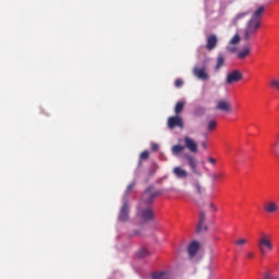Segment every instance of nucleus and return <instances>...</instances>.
Returning a JSON list of instances; mask_svg holds the SVG:
<instances>
[{"label":"nucleus","instance_id":"obj_22","mask_svg":"<svg viewBox=\"0 0 279 279\" xmlns=\"http://www.w3.org/2000/svg\"><path fill=\"white\" fill-rule=\"evenodd\" d=\"M135 186H136V182H134V181L128 185L123 199H125V198L128 199L131 191H134Z\"/></svg>","mask_w":279,"mask_h":279},{"label":"nucleus","instance_id":"obj_3","mask_svg":"<svg viewBox=\"0 0 279 279\" xmlns=\"http://www.w3.org/2000/svg\"><path fill=\"white\" fill-rule=\"evenodd\" d=\"M257 247L262 256H266L267 252H274V244L271 243V235L263 234L258 242Z\"/></svg>","mask_w":279,"mask_h":279},{"label":"nucleus","instance_id":"obj_30","mask_svg":"<svg viewBox=\"0 0 279 279\" xmlns=\"http://www.w3.org/2000/svg\"><path fill=\"white\" fill-rule=\"evenodd\" d=\"M276 147H279V136H277L276 143L272 144V146H271L272 154H276Z\"/></svg>","mask_w":279,"mask_h":279},{"label":"nucleus","instance_id":"obj_28","mask_svg":"<svg viewBox=\"0 0 279 279\" xmlns=\"http://www.w3.org/2000/svg\"><path fill=\"white\" fill-rule=\"evenodd\" d=\"M194 186H195L198 195H202L203 190H202V184L199 183V181L194 182Z\"/></svg>","mask_w":279,"mask_h":279},{"label":"nucleus","instance_id":"obj_10","mask_svg":"<svg viewBox=\"0 0 279 279\" xmlns=\"http://www.w3.org/2000/svg\"><path fill=\"white\" fill-rule=\"evenodd\" d=\"M193 74L195 77H197L198 80H202L203 82L210 80L208 72H206V66H203V68L195 66L193 69Z\"/></svg>","mask_w":279,"mask_h":279},{"label":"nucleus","instance_id":"obj_8","mask_svg":"<svg viewBox=\"0 0 279 279\" xmlns=\"http://www.w3.org/2000/svg\"><path fill=\"white\" fill-rule=\"evenodd\" d=\"M140 217L143 221L154 220V209L150 207L143 208V204H140Z\"/></svg>","mask_w":279,"mask_h":279},{"label":"nucleus","instance_id":"obj_35","mask_svg":"<svg viewBox=\"0 0 279 279\" xmlns=\"http://www.w3.org/2000/svg\"><path fill=\"white\" fill-rule=\"evenodd\" d=\"M264 279H279V278H275V277H271V275L266 274V275L264 276Z\"/></svg>","mask_w":279,"mask_h":279},{"label":"nucleus","instance_id":"obj_4","mask_svg":"<svg viewBox=\"0 0 279 279\" xmlns=\"http://www.w3.org/2000/svg\"><path fill=\"white\" fill-rule=\"evenodd\" d=\"M119 221H130V198L122 199V206L118 215Z\"/></svg>","mask_w":279,"mask_h":279},{"label":"nucleus","instance_id":"obj_6","mask_svg":"<svg viewBox=\"0 0 279 279\" xmlns=\"http://www.w3.org/2000/svg\"><path fill=\"white\" fill-rule=\"evenodd\" d=\"M151 191H154V186H148L146 189V191L142 196V202H141L142 205L145 204V206H149V204H151V202H154V199L157 198L158 195H160V193L151 192Z\"/></svg>","mask_w":279,"mask_h":279},{"label":"nucleus","instance_id":"obj_29","mask_svg":"<svg viewBox=\"0 0 279 279\" xmlns=\"http://www.w3.org/2000/svg\"><path fill=\"white\" fill-rule=\"evenodd\" d=\"M147 158H149V151H148V150H144V151L140 155V159H141V160H147Z\"/></svg>","mask_w":279,"mask_h":279},{"label":"nucleus","instance_id":"obj_12","mask_svg":"<svg viewBox=\"0 0 279 279\" xmlns=\"http://www.w3.org/2000/svg\"><path fill=\"white\" fill-rule=\"evenodd\" d=\"M172 173L178 180H186L189 178V171L180 166L174 167Z\"/></svg>","mask_w":279,"mask_h":279},{"label":"nucleus","instance_id":"obj_31","mask_svg":"<svg viewBox=\"0 0 279 279\" xmlns=\"http://www.w3.org/2000/svg\"><path fill=\"white\" fill-rule=\"evenodd\" d=\"M184 85V82L182 81V80H180V78H178L177 81H175V83H174V86H177V88H180L181 86H183Z\"/></svg>","mask_w":279,"mask_h":279},{"label":"nucleus","instance_id":"obj_39","mask_svg":"<svg viewBox=\"0 0 279 279\" xmlns=\"http://www.w3.org/2000/svg\"><path fill=\"white\" fill-rule=\"evenodd\" d=\"M138 234H141L140 231H134V232H133V236H138Z\"/></svg>","mask_w":279,"mask_h":279},{"label":"nucleus","instance_id":"obj_14","mask_svg":"<svg viewBox=\"0 0 279 279\" xmlns=\"http://www.w3.org/2000/svg\"><path fill=\"white\" fill-rule=\"evenodd\" d=\"M217 43H219L217 35H215V34L209 35L207 37L206 49H208V51H213V49L217 48Z\"/></svg>","mask_w":279,"mask_h":279},{"label":"nucleus","instance_id":"obj_27","mask_svg":"<svg viewBox=\"0 0 279 279\" xmlns=\"http://www.w3.org/2000/svg\"><path fill=\"white\" fill-rule=\"evenodd\" d=\"M270 86L272 88H275V90H279V78H274L271 82H270Z\"/></svg>","mask_w":279,"mask_h":279},{"label":"nucleus","instance_id":"obj_32","mask_svg":"<svg viewBox=\"0 0 279 279\" xmlns=\"http://www.w3.org/2000/svg\"><path fill=\"white\" fill-rule=\"evenodd\" d=\"M207 161L209 162V165H217V159H215L214 157H208Z\"/></svg>","mask_w":279,"mask_h":279},{"label":"nucleus","instance_id":"obj_13","mask_svg":"<svg viewBox=\"0 0 279 279\" xmlns=\"http://www.w3.org/2000/svg\"><path fill=\"white\" fill-rule=\"evenodd\" d=\"M216 110H220L221 112H232V104L228 100H219Z\"/></svg>","mask_w":279,"mask_h":279},{"label":"nucleus","instance_id":"obj_2","mask_svg":"<svg viewBox=\"0 0 279 279\" xmlns=\"http://www.w3.org/2000/svg\"><path fill=\"white\" fill-rule=\"evenodd\" d=\"M183 141H184V146H182L180 144L172 146L171 151H172L173 156H178V154H182V151H184V149H189V151H191V154H197V151H198L197 142L195 140H193V137L184 136Z\"/></svg>","mask_w":279,"mask_h":279},{"label":"nucleus","instance_id":"obj_5","mask_svg":"<svg viewBox=\"0 0 279 279\" xmlns=\"http://www.w3.org/2000/svg\"><path fill=\"white\" fill-rule=\"evenodd\" d=\"M184 159L186 160V163L190 167L192 173L198 178H202L203 173L202 170H199L197 167V159H195V157L191 154H185Z\"/></svg>","mask_w":279,"mask_h":279},{"label":"nucleus","instance_id":"obj_40","mask_svg":"<svg viewBox=\"0 0 279 279\" xmlns=\"http://www.w3.org/2000/svg\"><path fill=\"white\" fill-rule=\"evenodd\" d=\"M219 175L218 174H214V180H218Z\"/></svg>","mask_w":279,"mask_h":279},{"label":"nucleus","instance_id":"obj_24","mask_svg":"<svg viewBox=\"0 0 279 279\" xmlns=\"http://www.w3.org/2000/svg\"><path fill=\"white\" fill-rule=\"evenodd\" d=\"M234 245H236V247H245V245H247V239L240 238L234 242Z\"/></svg>","mask_w":279,"mask_h":279},{"label":"nucleus","instance_id":"obj_36","mask_svg":"<svg viewBox=\"0 0 279 279\" xmlns=\"http://www.w3.org/2000/svg\"><path fill=\"white\" fill-rule=\"evenodd\" d=\"M207 231H208V227H207V226L202 225V232H207Z\"/></svg>","mask_w":279,"mask_h":279},{"label":"nucleus","instance_id":"obj_15","mask_svg":"<svg viewBox=\"0 0 279 279\" xmlns=\"http://www.w3.org/2000/svg\"><path fill=\"white\" fill-rule=\"evenodd\" d=\"M264 210L269 215H274V213H278V204L274 201L267 202L264 205Z\"/></svg>","mask_w":279,"mask_h":279},{"label":"nucleus","instance_id":"obj_23","mask_svg":"<svg viewBox=\"0 0 279 279\" xmlns=\"http://www.w3.org/2000/svg\"><path fill=\"white\" fill-rule=\"evenodd\" d=\"M182 110H184V102L183 101L177 102L174 107V113L180 114Z\"/></svg>","mask_w":279,"mask_h":279},{"label":"nucleus","instance_id":"obj_7","mask_svg":"<svg viewBox=\"0 0 279 279\" xmlns=\"http://www.w3.org/2000/svg\"><path fill=\"white\" fill-rule=\"evenodd\" d=\"M168 128L169 130H174V128L184 130V120L180 116H172L168 118Z\"/></svg>","mask_w":279,"mask_h":279},{"label":"nucleus","instance_id":"obj_9","mask_svg":"<svg viewBox=\"0 0 279 279\" xmlns=\"http://www.w3.org/2000/svg\"><path fill=\"white\" fill-rule=\"evenodd\" d=\"M241 80H243V73L239 70H233L227 75L226 83L236 84V82H241Z\"/></svg>","mask_w":279,"mask_h":279},{"label":"nucleus","instance_id":"obj_37","mask_svg":"<svg viewBox=\"0 0 279 279\" xmlns=\"http://www.w3.org/2000/svg\"><path fill=\"white\" fill-rule=\"evenodd\" d=\"M209 208H214V210L217 211V207L215 206V203H210Z\"/></svg>","mask_w":279,"mask_h":279},{"label":"nucleus","instance_id":"obj_16","mask_svg":"<svg viewBox=\"0 0 279 279\" xmlns=\"http://www.w3.org/2000/svg\"><path fill=\"white\" fill-rule=\"evenodd\" d=\"M197 252H199L198 242L197 241L191 242L190 245L187 246L189 256H191V258H193V256H195V254H197Z\"/></svg>","mask_w":279,"mask_h":279},{"label":"nucleus","instance_id":"obj_11","mask_svg":"<svg viewBox=\"0 0 279 279\" xmlns=\"http://www.w3.org/2000/svg\"><path fill=\"white\" fill-rule=\"evenodd\" d=\"M239 43H241V36H239V34H235L229 41V46H227V51H229V53H236V51H239V48L236 47Z\"/></svg>","mask_w":279,"mask_h":279},{"label":"nucleus","instance_id":"obj_17","mask_svg":"<svg viewBox=\"0 0 279 279\" xmlns=\"http://www.w3.org/2000/svg\"><path fill=\"white\" fill-rule=\"evenodd\" d=\"M252 53V48H250L248 46L242 48V50L238 51V58L239 60H245V58H247V56H250Z\"/></svg>","mask_w":279,"mask_h":279},{"label":"nucleus","instance_id":"obj_20","mask_svg":"<svg viewBox=\"0 0 279 279\" xmlns=\"http://www.w3.org/2000/svg\"><path fill=\"white\" fill-rule=\"evenodd\" d=\"M226 63V58H223V54H218L215 71H219L221 66Z\"/></svg>","mask_w":279,"mask_h":279},{"label":"nucleus","instance_id":"obj_19","mask_svg":"<svg viewBox=\"0 0 279 279\" xmlns=\"http://www.w3.org/2000/svg\"><path fill=\"white\" fill-rule=\"evenodd\" d=\"M246 16H250V11L240 12L233 17V23H239V21H243Z\"/></svg>","mask_w":279,"mask_h":279},{"label":"nucleus","instance_id":"obj_18","mask_svg":"<svg viewBox=\"0 0 279 279\" xmlns=\"http://www.w3.org/2000/svg\"><path fill=\"white\" fill-rule=\"evenodd\" d=\"M206 222V213L201 211L198 216V227L197 232H202V226Z\"/></svg>","mask_w":279,"mask_h":279},{"label":"nucleus","instance_id":"obj_25","mask_svg":"<svg viewBox=\"0 0 279 279\" xmlns=\"http://www.w3.org/2000/svg\"><path fill=\"white\" fill-rule=\"evenodd\" d=\"M150 254L151 253L149 252V250L145 247L138 251L140 258H147V256H150Z\"/></svg>","mask_w":279,"mask_h":279},{"label":"nucleus","instance_id":"obj_38","mask_svg":"<svg viewBox=\"0 0 279 279\" xmlns=\"http://www.w3.org/2000/svg\"><path fill=\"white\" fill-rule=\"evenodd\" d=\"M247 258H254V253L252 252L247 253Z\"/></svg>","mask_w":279,"mask_h":279},{"label":"nucleus","instance_id":"obj_21","mask_svg":"<svg viewBox=\"0 0 279 279\" xmlns=\"http://www.w3.org/2000/svg\"><path fill=\"white\" fill-rule=\"evenodd\" d=\"M153 279H169V275L165 271L154 272Z\"/></svg>","mask_w":279,"mask_h":279},{"label":"nucleus","instance_id":"obj_34","mask_svg":"<svg viewBox=\"0 0 279 279\" xmlns=\"http://www.w3.org/2000/svg\"><path fill=\"white\" fill-rule=\"evenodd\" d=\"M158 149H159L158 144H151V150L153 151H158Z\"/></svg>","mask_w":279,"mask_h":279},{"label":"nucleus","instance_id":"obj_1","mask_svg":"<svg viewBox=\"0 0 279 279\" xmlns=\"http://www.w3.org/2000/svg\"><path fill=\"white\" fill-rule=\"evenodd\" d=\"M265 13V7H259L252 15V17L246 23V28L244 31V39L250 40L254 34L260 28V21L263 14Z\"/></svg>","mask_w":279,"mask_h":279},{"label":"nucleus","instance_id":"obj_26","mask_svg":"<svg viewBox=\"0 0 279 279\" xmlns=\"http://www.w3.org/2000/svg\"><path fill=\"white\" fill-rule=\"evenodd\" d=\"M207 130H208V132H213V131L217 130V121L210 120L207 124Z\"/></svg>","mask_w":279,"mask_h":279},{"label":"nucleus","instance_id":"obj_33","mask_svg":"<svg viewBox=\"0 0 279 279\" xmlns=\"http://www.w3.org/2000/svg\"><path fill=\"white\" fill-rule=\"evenodd\" d=\"M201 146L203 147V149H208V144H207V142L206 141H203L202 143H201Z\"/></svg>","mask_w":279,"mask_h":279}]
</instances>
